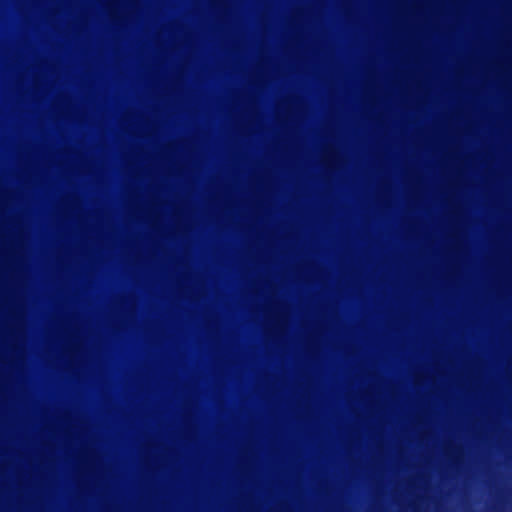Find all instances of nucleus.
Listing matches in <instances>:
<instances>
[{
  "mask_svg": "<svg viewBox=\"0 0 512 512\" xmlns=\"http://www.w3.org/2000/svg\"><path fill=\"white\" fill-rule=\"evenodd\" d=\"M449 213H450V214L452 213V210H451V209L449 210Z\"/></svg>",
  "mask_w": 512,
  "mask_h": 512,
  "instance_id": "obj_1",
  "label": "nucleus"
},
{
  "mask_svg": "<svg viewBox=\"0 0 512 512\" xmlns=\"http://www.w3.org/2000/svg\"><path fill=\"white\" fill-rule=\"evenodd\" d=\"M449 237H450V238L452 237V234H451V233L449 234Z\"/></svg>",
  "mask_w": 512,
  "mask_h": 512,
  "instance_id": "obj_2",
  "label": "nucleus"
}]
</instances>
